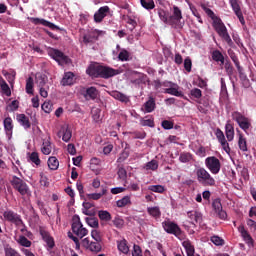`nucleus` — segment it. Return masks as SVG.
<instances>
[{"label":"nucleus","mask_w":256,"mask_h":256,"mask_svg":"<svg viewBox=\"0 0 256 256\" xmlns=\"http://www.w3.org/2000/svg\"><path fill=\"white\" fill-rule=\"evenodd\" d=\"M48 55L54 59L59 65L67 64L69 63V58L64 55L59 50L56 49H49L48 50Z\"/></svg>","instance_id":"9"},{"label":"nucleus","mask_w":256,"mask_h":256,"mask_svg":"<svg viewBox=\"0 0 256 256\" xmlns=\"http://www.w3.org/2000/svg\"><path fill=\"white\" fill-rule=\"evenodd\" d=\"M186 216L188 219H190V223H192V225H196L202 222V214L197 211H188Z\"/></svg>","instance_id":"20"},{"label":"nucleus","mask_w":256,"mask_h":256,"mask_svg":"<svg viewBox=\"0 0 256 256\" xmlns=\"http://www.w3.org/2000/svg\"><path fill=\"white\" fill-rule=\"evenodd\" d=\"M147 212L149 213L150 216H152L156 219L161 216V211H160L159 207H149L147 209Z\"/></svg>","instance_id":"41"},{"label":"nucleus","mask_w":256,"mask_h":256,"mask_svg":"<svg viewBox=\"0 0 256 256\" xmlns=\"http://www.w3.org/2000/svg\"><path fill=\"white\" fill-rule=\"evenodd\" d=\"M164 86L167 87L164 92L173 96H177V97H183L184 94L183 92L180 90V87L172 82H164Z\"/></svg>","instance_id":"13"},{"label":"nucleus","mask_w":256,"mask_h":256,"mask_svg":"<svg viewBox=\"0 0 256 256\" xmlns=\"http://www.w3.org/2000/svg\"><path fill=\"white\" fill-rule=\"evenodd\" d=\"M57 136L59 138L62 137V140L65 143H68L71 140V138H72V132H71V130L69 129V127L67 125H64V126L61 127V129L58 132Z\"/></svg>","instance_id":"18"},{"label":"nucleus","mask_w":256,"mask_h":256,"mask_svg":"<svg viewBox=\"0 0 256 256\" xmlns=\"http://www.w3.org/2000/svg\"><path fill=\"white\" fill-rule=\"evenodd\" d=\"M30 161L36 166H39L41 164V159L39 158V154L37 152L30 153Z\"/></svg>","instance_id":"44"},{"label":"nucleus","mask_w":256,"mask_h":256,"mask_svg":"<svg viewBox=\"0 0 256 256\" xmlns=\"http://www.w3.org/2000/svg\"><path fill=\"white\" fill-rule=\"evenodd\" d=\"M86 223L92 227V228H98L99 227V221L96 218H86Z\"/></svg>","instance_id":"52"},{"label":"nucleus","mask_w":256,"mask_h":256,"mask_svg":"<svg viewBox=\"0 0 256 256\" xmlns=\"http://www.w3.org/2000/svg\"><path fill=\"white\" fill-rule=\"evenodd\" d=\"M162 128L164 130H172L174 128V124L171 121L164 120L162 121Z\"/></svg>","instance_id":"55"},{"label":"nucleus","mask_w":256,"mask_h":256,"mask_svg":"<svg viewBox=\"0 0 256 256\" xmlns=\"http://www.w3.org/2000/svg\"><path fill=\"white\" fill-rule=\"evenodd\" d=\"M99 95V91L95 87H90L86 90V99H96Z\"/></svg>","instance_id":"34"},{"label":"nucleus","mask_w":256,"mask_h":256,"mask_svg":"<svg viewBox=\"0 0 256 256\" xmlns=\"http://www.w3.org/2000/svg\"><path fill=\"white\" fill-rule=\"evenodd\" d=\"M100 35L99 30H95L94 32H90L89 34H85L83 36V43L90 44L98 40V36Z\"/></svg>","instance_id":"23"},{"label":"nucleus","mask_w":256,"mask_h":256,"mask_svg":"<svg viewBox=\"0 0 256 256\" xmlns=\"http://www.w3.org/2000/svg\"><path fill=\"white\" fill-rule=\"evenodd\" d=\"M201 8L205 12V14L213 21L212 26L216 33L219 35V37H221L228 44V46H233V40L228 33L226 25L224 24L222 19L216 16V14L210 8L206 7L205 4H202Z\"/></svg>","instance_id":"1"},{"label":"nucleus","mask_w":256,"mask_h":256,"mask_svg":"<svg viewBox=\"0 0 256 256\" xmlns=\"http://www.w3.org/2000/svg\"><path fill=\"white\" fill-rule=\"evenodd\" d=\"M111 9L109 6L105 5L100 7L95 13H94V22L95 23H101L107 17Z\"/></svg>","instance_id":"15"},{"label":"nucleus","mask_w":256,"mask_h":256,"mask_svg":"<svg viewBox=\"0 0 256 256\" xmlns=\"http://www.w3.org/2000/svg\"><path fill=\"white\" fill-rule=\"evenodd\" d=\"M132 256H143L140 246L138 245L133 246Z\"/></svg>","instance_id":"62"},{"label":"nucleus","mask_w":256,"mask_h":256,"mask_svg":"<svg viewBox=\"0 0 256 256\" xmlns=\"http://www.w3.org/2000/svg\"><path fill=\"white\" fill-rule=\"evenodd\" d=\"M150 191L155 192V193H163L165 191L164 186H161V184L149 186L148 188Z\"/></svg>","instance_id":"49"},{"label":"nucleus","mask_w":256,"mask_h":256,"mask_svg":"<svg viewBox=\"0 0 256 256\" xmlns=\"http://www.w3.org/2000/svg\"><path fill=\"white\" fill-rule=\"evenodd\" d=\"M192 159V155L190 153L184 152V153H180V162L182 163H188L190 162Z\"/></svg>","instance_id":"47"},{"label":"nucleus","mask_w":256,"mask_h":256,"mask_svg":"<svg viewBox=\"0 0 256 256\" xmlns=\"http://www.w3.org/2000/svg\"><path fill=\"white\" fill-rule=\"evenodd\" d=\"M131 204H132V202H131V198L129 196H125L116 202V205L119 208H123V207L131 205Z\"/></svg>","instance_id":"38"},{"label":"nucleus","mask_w":256,"mask_h":256,"mask_svg":"<svg viewBox=\"0 0 256 256\" xmlns=\"http://www.w3.org/2000/svg\"><path fill=\"white\" fill-rule=\"evenodd\" d=\"M33 86H34V81L33 78H28V80H26V93L28 94H33Z\"/></svg>","instance_id":"46"},{"label":"nucleus","mask_w":256,"mask_h":256,"mask_svg":"<svg viewBox=\"0 0 256 256\" xmlns=\"http://www.w3.org/2000/svg\"><path fill=\"white\" fill-rule=\"evenodd\" d=\"M197 182L202 186L213 187L216 185L215 178L204 167H198L195 170Z\"/></svg>","instance_id":"2"},{"label":"nucleus","mask_w":256,"mask_h":256,"mask_svg":"<svg viewBox=\"0 0 256 256\" xmlns=\"http://www.w3.org/2000/svg\"><path fill=\"white\" fill-rule=\"evenodd\" d=\"M184 69H186L187 72H191L192 70V61L190 58L184 59Z\"/></svg>","instance_id":"59"},{"label":"nucleus","mask_w":256,"mask_h":256,"mask_svg":"<svg viewBox=\"0 0 256 256\" xmlns=\"http://www.w3.org/2000/svg\"><path fill=\"white\" fill-rule=\"evenodd\" d=\"M238 146L242 152L248 151L247 141L242 134H239Z\"/></svg>","instance_id":"37"},{"label":"nucleus","mask_w":256,"mask_h":256,"mask_svg":"<svg viewBox=\"0 0 256 256\" xmlns=\"http://www.w3.org/2000/svg\"><path fill=\"white\" fill-rule=\"evenodd\" d=\"M3 75L8 79L10 83H12L15 80L16 73L13 71L11 73L3 72Z\"/></svg>","instance_id":"61"},{"label":"nucleus","mask_w":256,"mask_h":256,"mask_svg":"<svg viewBox=\"0 0 256 256\" xmlns=\"http://www.w3.org/2000/svg\"><path fill=\"white\" fill-rule=\"evenodd\" d=\"M159 18L166 24L170 25V16H168L165 10H159Z\"/></svg>","instance_id":"43"},{"label":"nucleus","mask_w":256,"mask_h":256,"mask_svg":"<svg viewBox=\"0 0 256 256\" xmlns=\"http://www.w3.org/2000/svg\"><path fill=\"white\" fill-rule=\"evenodd\" d=\"M190 95H192L194 98H201L202 97V91L198 88H194L190 90Z\"/></svg>","instance_id":"57"},{"label":"nucleus","mask_w":256,"mask_h":256,"mask_svg":"<svg viewBox=\"0 0 256 256\" xmlns=\"http://www.w3.org/2000/svg\"><path fill=\"white\" fill-rule=\"evenodd\" d=\"M229 3L231 5V8L234 11L235 15L239 19L240 23L242 25H245L246 21H245V18L243 16L240 4L238 3V0H229Z\"/></svg>","instance_id":"16"},{"label":"nucleus","mask_w":256,"mask_h":256,"mask_svg":"<svg viewBox=\"0 0 256 256\" xmlns=\"http://www.w3.org/2000/svg\"><path fill=\"white\" fill-rule=\"evenodd\" d=\"M211 242L214 244V245H217V246H222L225 244V241L224 239L220 238L219 236H212L210 238Z\"/></svg>","instance_id":"51"},{"label":"nucleus","mask_w":256,"mask_h":256,"mask_svg":"<svg viewBox=\"0 0 256 256\" xmlns=\"http://www.w3.org/2000/svg\"><path fill=\"white\" fill-rule=\"evenodd\" d=\"M53 105L50 102L45 101L42 105V111L44 113H50L52 111Z\"/></svg>","instance_id":"54"},{"label":"nucleus","mask_w":256,"mask_h":256,"mask_svg":"<svg viewBox=\"0 0 256 256\" xmlns=\"http://www.w3.org/2000/svg\"><path fill=\"white\" fill-rule=\"evenodd\" d=\"M212 59L216 62H220L221 65H223L225 63V58H224L223 54L219 51H214L212 53Z\"/></svg>","instance_id":"39"},{"label":"nucleus","mask_w":256,"mask_h":256,"mask_svg":"<svg viewBox=\"0 0 256 256\" xmlns=\"http://www.w3.org/2000/svg\"><path fill=\"white\" fill-rule=\"evenodd\" d=\"M6 256H19V254L12 248H7L5 250Z\"/></svg>","instance_id":"64"},{"label":"nucleus","mask_w":256,"mask_h":256,"mask_svg":"<svg viewBox=\"0 0 256 256\" xmlns=\"http://www.w3.org/2000/svg\"><path fill=\"white\" fill-rule=\"evenodd\" d=\"M48 77L42 73H36V85L38 88L45 87Z\"/></svg>","instance_id":"30"},{"label":"nucleus","mask_w":256,"mask_h":256,"mask_svg":"<svg viewBox=\"0 0 256 256\" xmlns=\"http://www.w3.org/2000/svg\"><path fill=\"white\" fill-rule=\"evenodd\" d=\"M104 195H107V190L102 188L101 192H95L93 194H87L89 200H100Z\"/></svg>","instance_id":"31"},{"label":"nucleus","mask_w":256,"mask_h":256,"mask_svg":"<svg viewBox=\"0 0 256 256\" xmlns=\"http://www.w3.org/2000/svg\"><path fill=\"white\" fill-rule=\"evenodd\" d=\"M117 248L123 254H128L130 251L128 242L125 239H121L117 241Z\"/></svg>","instance_id":"28"},{"label":"nucleus","mask_w":256,"mask_h":256,"mask_svg":"<svg viewBox=\"0 0 256 256\" xmlns=\"http://www.w3.org/2000/svg\"><path fill=\"white\" fill-rule=\"evenodd\" d=\"M71 228L72 232L79 238H84L89 233V231L83 226L78 215L73 216Z\"/></svg>","instance_id":"6"},{"label":"nucleus","mask_w":256,"mask_h":256,"mask_svg":"<svg viewBox=\"0 0 256 256\" xmlns=\"http://www.w3.org/2000/svg\"><path fill=\"white\" fill-rule=\"evenodd\" d=\"M81 245L90 252L98 253L102 251L101 243H98L97 241H91V239L88 237L81 241Z\"/></svg>","instance_id":"7"},{"label":"nucleus","mask_w":256,"mask_h":256,"mask_svg":"<svg viewBox=\"0 0 256 256\" xmlns=\"http://www.w3.org/2000/svg\"><path fill=\"white\" fill-rule=\"evenodd\" d=\"M120 73L119 70L112 69L110 67L101 66L100 77L110 78Z\"/></svg>","instance_id":"19"},{"label":"nucleus","mask_w":256,"mask_h":256,"mask_svg":"<svg viewBox=\"0 0 256 256\" xmlns=\"http://www.w3.org/2000/svg\"><path fill=\"white\" fill-rule=\"evenodd\" d=\"M47 166L50 170H57L59 168V160L55 156H51L47 160Z\"/></svg>","instance_id":"29"},{"label":"nucleus","mask_w":256,"mask_h":256,"mask_svg":"<svg viewBox=\"0 0 256 256\" xmlns=\"http://www.w3.org/2000/svg\"><path fill=\"white\" fill-rule=\"evenodd\" d=\"M225 136H226L228 142L234 141L235 129H234V126L230 122L225 124Z\"/></svg>","instance_id":"22"},{"label":"nucleus","mask_w":256,"mask_h":256,"mask_svg":"<svg viewBox=\"0 0 256 256\" xmlns=\"http://www.w3.org/2000/svg\"><path fill=\"white\" fill-rule=\"evenodd\" d=\"M17 242L24 247H30L32 245V242L29 241L25 236H20L17 239Z\"/></svg>","instance_id":"45"},{"label":"nucleus","mask_w":256,"mask_h":256,"mask_svg":"<svg viewBox=\"0 0 256 256\" xmlns=\"http://www.w3.org/2000/svg\"><path fill=\"white\" fill-rule=\"evenodd\" d=\"M17 121L22 127H24L25 130L30 129L31 123L29 121V118L25 114H18Z\"/></svg>","instance_id":"25"},{"label":"nucleus","mask_w":256,"mask_h":256,"mask_svg":"<svg viewBox=\"0 0 256 256\" xmlns=\"http://www.w3.org/2000/svg\"><path fill=\"white\" fill-rule=\"evenodd\" d=\"M182 246L186 249V255L193 256L195 254V248L189 240L182 242Z\"/></svg>","instance_id":"33"},{"label":"nucleus","mask_w":256,"mask_h":256,"mask_svg":"<svg viewBox=\"0 0 256 256\" xmlns=\"http://www.w3.org/2000/svg\"><path fill=\"white\" fill-rule=\"evenodd\" d=\"M40 235H42L43 241L47 244V246L52 249L55 246V242L53 237L50 236V234L46 231H40Z\"/></svg>","instance_id":"27"},{"label":"nucleus","mask_w":256,"mask_h":256,"mask_svg":"<svg viewBox=\"0 0 256 256\" xmlns=\"http://www.w3.org/2000/svg\"><path fill=\"white\" fill-rule=\"evenodd\" d=\"M2 92L6 95V96H10L11 95V90L8 86V84L5 82L4 84H2L0 86Z\"/></svg>","instance_id":"60"},{"label":"nucleus","mask_w":256,"mask_h":256,"mask_svg":"<svg viewBox=\"0 0 256 256\" xmlns=\"http://www.w3.org/2000/svg\"><path fill=\"white\" fill-rule=\"evenodd\" d=\"M159 167V164L157 162V160H151L149 162L146 163L145 165V169L147 171H156Z\"/></svg>","instance_id":"40"},{"label":"nucleus","mask_w":256,"mask_h":256,"mask_svg":"<svg viewBox=\"0 0 256 256\" xmlns=\"http://www.w3.org/2000/svg\"><path fill=\"white\" fill-rule=\"evenodd\" d=\"M204 165L212 175H217L221 171V161L215 156L206 157Z\"/></svg>","instance_id":"5"},{"label":"nucleus","mask_w":256,"mask_h":256,"mask_svg":"<svg viewBox=\"0 0 256 256\" xmlns=\"http://www.w3.org/2000/svg\"><path fill=\"white\" fill-rule=\"evenodd\" d=\"M29 21L32 22L34 25H42L44 27H48L51 30H59V26L54 24L53 22H50L43 18L38 17H28Z\"/></svg>","instance_id":"12"},{"label":"nucleus","mask_w":256,"mask_h":256,"mask_svg":"<svg viewBox=\"0 0 256 256\" xmlns=\"http://www.w3.org/2000/svg\"><path fill=\"white\" fill-rule=\"evenodd\" d=\"M42 154L45 156H48L51 154L52 152V145L51 142L49 140H44L42 143Z\"/></svg>","instance_id":"32"},{"label":"nucleus","mask_w":256,"mask_h":256,"mask_svg":"<svg viewBox=\"0 0 256 256\" xmlns=\"http://www.w3.org/2000/svg\"><path fill=\"white\" fill-rule=\"evenodd\" d=\"M10 183L12 185V187L18 191L22 196H30L31 195V190L28 186V184H26L24 182V180L16 175H13Z\"/></svg>","instance_id":"3"},{"label":"nucleus","mask_w":256,"mask_h":256,"mask_svg":"<svg viewBox=\"0 0 256 256\" xmlns=\"http://www.w3.org/2000/svg\"><path fill=\"white\" fill-rule=\"evenodd\" d=\"M91 237L95 240V242H98V243L102 242V237L98 230H92Z\"/></svg>","instance_id":"53"},{"label":"nucleus","mask_w":256,"mask_h":256,"mask_svg":"<svg viewBox=\"0 0 256 256\" xmlns=\"http://www.w3.org/2000/svg\"><path fill=\"white\" fill-rule=\"evenodd\" d=\"M238 231L241 234V237L243 238V241L249 246H254V239L251 236V234L246 230L245 226L241 225L238 227Z\"/></svg>","instance_id":"17"},{"label":"nucleus","mask_w":256,"mask_h":256,"mask_svg":"<svg viewBox=\"0 0 256 256\" xmlns=\"http://www.w3.org/2000/svg\"><path fill=\"white\" fill-rule=\"evenodd\" d=\"M141 5L146 10H153L155 8V4L153 0H140Z\"/></svg>","instance_id":"42"},{"label":"nucleus","mask_w":256,"mask_h":256,"mask_svg":"<svg viewBox=\"0 0 256 256\" xmlns=\"http://www.w3.org/2000/svg\"><path fill=\"white\" fill-rule=\"evenodd\" d=\"M129 57L130 55L126 50H122L118 55L120 61H128Z\"/></svg>","instance_id":"56"},{"label":"nucleus","mask_w":256,"mask_h":256,"mask_svg":"<svg viewBox=\"0 0 256 256\" xmlns=\"http://www.w3.org/2000/svg\"><path fill=\"white\" fill-rule=\"evenodd\" d=\"M101 68H102V66H100L99 64H91L88 67V69L86 70V73L92 77H100L101 76Z\"/></svg>","instance_id":"21"},{"label":"nucleus","mask_w":256,"mask_h":256,"mask_svg":"<svg viewBox=\"0 0 256 256\" xmlns=\"http://www.w3.org/2000/svg\"><path fill=\"white\" fill-rule=\"evenodd\" d=\"M98 216L102 221H110L111 220V214L107 211H99Z\"/></svg>","instance_id":"48"},{"label":"nucleus","mask_w":256,"mask_h":256,"mask_svg":"<svg viewBox=\"0 0 256 256\" xmlns=\"http://www.w3.org/2000/svg\"><path fill=\"white\" fill-rule=\"evenodd\" d=\"M170 16V25H176L182 27L181 20L183 18L182 11L178 6H173Z\"/></svg>","instance_id":"10"},{"label":"nucleus","mask_w":256,"mask_h":256,"mask_svg":"<svg viewBox=\"0 0 256 256\" xmlns=\"http://www.w3.org/2000/svg\"><path fill=\"white\" fill-rule=\"evenodd\" d=\"M215 136H216V139L218 140L219 144L221 145L223 151L229 155L231 152V148H230L229 143L226 140L224 132L220 128H217L215 130Z\"/></svg>","instance_id":"8"},{"label":"nucleus","mask_w":256,"mask_h":256,"mask_svg":"<svg viewBox=\"0 0 256 256\" xmlns=\"http://www.w3.org/2000/svg\"><path fill=\"white\" fill-rule=\"evenodd\" d=\"M4 129L5 132L9 138V140H11L12 138V131H13V120L10 117L5 118L4 120Z\"/></svg>","instance_id":"24"},{"label":"nucleus","mask_w":256,"mask_h":256,"mask_svg":"<svg viewBox=\"0 0 256 256\" xmlns=\"http://www.w3.org/2000/svg\"><path fill=\"white\" fill-rule=\"evenodd\" d=\"M111 96L114 97L116 100L124 103H127L129 101V97L119 91L111 92Z\"/></svg>","instance_id":"35"},{"label":"nucleus","mask_w":256,"mask_h":256,"mask_svg":"<svg viewBox=\"0 0 256 256\" xmlns=\"http://www.w3.org/2000/svg\"><path fill=\"white\" fill-rule=\"evenodd\" d=\"M140 125L142 127L154 128V121H153V119H141L140 120Z\"/></svg>","instance_id":"50"},{"label":"nucleus","mask_w":256,"mask_h":256,"mask_svg":"<svg viewBox=\"0 0 256 256\" xmlns=\"http://www.w3.org/2000/svg\"><path fill=\"white\" fill-rule=\"evenodd\" d=\"M17 109H19V102L17 100H14L9 105V110L10 111H17Z\"/></svg>","instance_id":"63"},{"label":"nucleus","mask_w":256,"mask_h":256,"mask_svg":"<svg viewBox=\"0 0 256 256\" xmlns=\"http://www.w3.org/2000/svg\"><path fill=\"white\" fill-rule=\"evenodd\" d=\"M231 117L238 124L239 128L245 132L252 126L251 120L239 111L232 112Z\"/></svg>","instance_id":"4"},{"label":"nucleus","mask_w":256,"mask_h":256,"mask_svg":"<svg viewBox=\"0 0 256 256\" xmlns=\"http://www.w3.org/2000/svg\"><path fill=\"white\" fill-rule=\"evenodd\" d=\"M162 226H163L164 230L169 234H174L175 236L181 235L180 227L177 224H175L169 220L163 222Z\"/></svg>","instance_id":"14"},{"label":"nucleus","mask_w":256,"mask_h":256,"mask_svg":"<svg viewBox=\"0 0 256 256\" xmlns=\"http://www.w3.org/2000/svg\"><path fill=\"white\" fill-rule=\"evenodd\" d=\"M113 224L116 228H122L124 226V220L119 218V217H116L114 220H113Z\"/></svg>","instance_id":"58"},{"label":"nucleus","mask_w":256,"mask_h":256,"mask_svg":"<svg viewBox=\"0 0 256 256\" xmlns=\"http://www.w3.org/2000/svg\"><path fill=\"white\" fill-rule=\"evenodd\" d=\"M146 113H152L156 107L155 99L150 97L149 100L144 105Z\"/></svg>","instance_id":"36"},{"label":"nucleus","mask_w":256,"mask_h":256,"mask_svg":"<svg viewBox=\"0 0 256 256\" xmlns=\"http://www.w3.org/2000/svg\"><path fill=\"white\" fill-rule=\"evenodd\" d=\"M75 83V76L73 73L68 72L65 73L62 80H61V84L63 86H70L73 85Z\"/></svg>","instance_id":"26"},{"label":"nucleus","mask_w":256,"mask_h":256,"mask_svg":"<svg viewBox=\"0 0 256 256\" xmlns=\"http://www.w3.org/2000/svg\"><path fill=\"white\" fill-rule=\"evenodd\" d=\"M3 216L6 221L15 224L17 227L23 225L21 216L11 210L5 211Z\"/></svg>","instance_id":"11"}]
</instances>
